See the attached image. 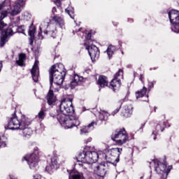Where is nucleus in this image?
<instances>
[{"instance_id": "423d86ee", "label": "nucleus", "mask_w": 179, "mask_h": 179, "mask_svg": "<svg viewBox=\"0 0 179 179\" xmlns=\"http://www.w3.org/2000/svg\"><path fill=\"white\" fill-rule=\"evenodd\" d=\"M122 153V148H112L110 150L105 151L104 153L102 154L103 157L106 160V166L108 164H114V162H118V157Z\"/></svg>"}, {"instance_id": "c85d7f7f", "label": "nucleus", "mask_w": 179, "mask_h": 179, "mask_svg": "<svg viewBox=\"0 0 179 179\" xmlns=\"http://www.w3.org/2000/svg\"><path fill=\"white\" fill-rule=\"evenodd\" d=\"M45 115H46L45 110L42 109L40 110V112L36 115V118H38V120H39V121H43V120H44V118H45Z\"/></svg>"}, {"instance_id": "2f4dec72", "label": "nucleus", "mask_w": 179, "mask_h": 179, "mask_svg": "<svg viewBox=\"0 0 179 179\" xmlns=\"http://www.w3.org/2000/svg\"><path fill=\"white\" fill-rule=\"evenodd\" d=\"M171 30L174 33H179V23H178V24H172Z\"/></svg>"}, {"instance_id": "0eeeda50", "label": "nucleus", "mask_w": 179, "mask_h": 179, "mask_svg": "<svg viewBox=\"0 0 179 179\" xmlns=\"http://www.w3.org/2000/svg\"><path fill=\"white\" fill-rule=\"evenodd\" d=\"M111 138L118 146H122V145H124V143L129 141V136H128L125 129H117Z\"/></svg>"}, {"instance_id": "c756f323", "label": "nucleus", "mask_w": 179, "mask_h": 179, "mask_svg": "<svg viewBox=\"0 0 179 179\" xmlns=\"http://www.w3.org/2000/svg\"><path fill=\"white\" fill-rule=\"evenodd\" d=\"M57 164H58L57 159L55 158H52L51 159L50 166H47L46 170H54V169H55V166H57Z\"/></svg>"}, {"instance_id": "864d4df0", "label": "nucleus", "mask_w": 179, "mask_h": 179, "mask_svg": "<svg viewBox=\"0 0 179 179\" xmlns=\"http://www.w3.org/2000/svg\"><path fill=\"white\" fill-rule=\"evenodd\" d=\"M81 29H79V31H80Z\"/></svg>"}, {"instance_id": "f03ea898", "label": "nucleus", "mask_w": 179, "mask_h": 179, "mask_svg": "<svg viewBox=\"0 0 179 179\" xmlns=\"http://www.w3.org/2000/svg\"><path fill=\"white\" fill-rule=\"evenodd\" d=\"M27 0H17L14 4V6H10V0H5L1 4H0V31L3 30V27L6 26L2 20L10 15L11 16H16L22 12V9L24 8Z\"/></svg>"}, {"instance_id": "4468645a", "label": "nucleus", "mask_w": 179, "mask_h": 179, "mask_svg": "<svg viewBox=\"0 0 179 179\" xmlns=\"http://www.w3.org/2000/svg\"><path fill=\"white\" fill-rule=\"evenodd\" d=\"M169 20L171 24H178L179 23V11L177 10H171L168 13Z\"/></svg>"}, {"instance_id": "412c9836", "label": "nucleus", "mask_w": 179, "mask_h": 179, "mask_svg": "<svg viewBox=\"0 0 179 179\" xmlns=\"http://www.w3.org/2000/svg\"><path fill=\"white\" fill-rule=\"evenodd\" d=\"M52 22H55V23H56V24H59L62 29L64 27V24H65L64 18H62V17L58 16V15L52 17Z\"/></svg>"}, {"instance_id": "6e6552de", "label": "nucleus", "mask_w": 179, "mask_h": 179, "mask_svg": "<svg viewBox=\"0 0 179 179\" xmlns=\"http://www.w3.org/2000/svg\"><path fill=\"white\" fill-rule=\"evenodd\" d=\"M59 108L61 113L63 114H73L75 110L73 109V106L72 104V99L66 98L63 99L59 103Z\"/></svg>"}, {"instance_id": "4c0bfd02", "label": "nucleus", "mask_w": 179, "mask_h": 179, "mask_svg": "<svg viewBox=\"0 0 179 179\" xmlns=\"http://www.w3.org/2000/svg\"><path fill=\"white\" fill-rule=\"evenodd\" d=\"M90 38H92V34L89 32L86 36L87 42L85 44H87V43H90Z\"/></svg>"}, {"instance_id": "a18cd8bd", "label": "nucleus", "mask_w": 179, "mask_h": 179, "mask_svg": "<svg viewBox=\"0 0 179 179\" xmlns=\"http://www.w3.org/2000/svg\"><path fill=\"white\" fill-rule=\"evenodd\" d=\"M57 12V8L55 7H53L52 10V13L53 14H55Z\"/></svg>"}, {"instance_id": "ea45409f", "label": "nucleus", "mask_w": 179, "mask_h": 179, "mask_svg": "<svg viewBox=\"0 0 179 179\" xmlns=\"http://www.w3.org/2000/svg\"><path fill=\"white\" fill-rule=\"evenodd\" d=\"M61 1L62 0H56L55 1V5H57V6H61Z\"/></svg>"}, {"instance_id": "603ef678", "label": "nucleus", "mask_w": 179, "mask_h": 179, "mask_svg": "<svg viewBox=\"0 0 179 179\" xmlns=\"http://www.w3.org/2000/svg\"><path fill=\"white\" fill-rule=\"evenodd\" d=\"M178 3L179 4V0H178Z\"/></svg>"}, {"instance_id": "4be33fe9", "label": "nucleus", "mask_w": 179, "mask_h": 179, "mask_svg": "<svg viewBox=\"0 0 179 179\" xmlns=\"http://www.w3.org/2000/svg\"><path fill=\"white\" fill-rule=\"evenodd\" d=\"M117 51V48L113 45H110L106 50L107 55L109 59H111L113 55H114V52Z\"/></svg>"}, {"instance_id": "7ed1b4c3", "label": "nucleus", "mask_w": 179, "mask_h": 179, "mask_svg": "<svg viewBox=\"0 0 179 179\" xmlns=\"http://www.w3.org/2000/svg\"><path fill=\"white\" fill-rule=\"evenodd\" d=\"M29 125H30V119L24 115H22L19 120L17 116L14 114L8 120V123L5 126V129H22L23 136L24 138H30L33 135V130L28 127Z\"/></svg>"}, {"instance_id": "37998d69", "label": "nucleus", "mask_w": 179, "mask_h": 179, "mask_svg": "<svg viewBox=\"0 0 179 179\" xmlns=\"http://www.w3.org/2000/svg\"><path fill=\"white\" fill-rule=\"evenodd\" d=\"M139 80L142 82V83H145L143 81V75L141 74Z\"/></svg>"}, {"instance_id": "cd10ccee", "label": "nucleus", "mask_w": 179, "mask_h": 179, "mask_svg": "<svg viewBox=\"0 0 179 179\" xmlns=\"http://www.w3.org/2000/svg\"><path fill=\"white\" fill-rule=\"evenodd\" d=\"M36 33V27L31 24L29 29V36L31 37V40L34 38V34Z\"/></svg>"}, {"instance_id": "79ce46f5", "label": "nucleus", "mask_w": 179, "mask_h": 179, "mask_svg": "<svg viewBox=\"0 0 179 179\" xmlns=\"http://www.w3.org/2000/svg\"><path fill=\"white\" fill-rule=\"evenodd\" d=\"M34 179H41V176L36 175L34 176Z\"/></svg>"}, {"instance_id": "e433bc0d", "label": "nucleus", "mask_w": 179, "mask_h": 179, "mask_svg": "<svg viewBox=\"0 0 179 179\" xmlns=\"http://www.w3.org/2000/svg\"><path fill=\"white\" fill-rule=\"evenodd\" d=\"M3 140V136L0 137V148H5L6 146V143L2 141Z\"/></svg>"}, {"instance_id": "bb28decb", "label": "nucleus", "mask_w": 179, "mask_h": 179, "mask_svg": "<svg viewBox=\"0 0 179 179\" xmlns=\"http://www.w3.org/2000/svg\"><path fill=\"white\" fill-rule=\"evenodd\" d=\"M66 13H68V15L71 17V19H74L75 17V11L73 10V8L69 6L67 8L65 9Z\"/></svg>"}, {"instance_id": "aec40b11", "label": "nucleus", "mask_w": 179, "mask_h": 179, "mask_svg": "<svg viewBox=\"0 0 179 179\" xmlns=\"http://www.w3.org/2000/svg\"><path fill=\"white\" fill-rule=\"evenodd\" d=\"M69 179H85V177L83 173L73 171L71 172Z\"/></svg>"}, {"instance_id": "5701e85b", "label": "nucleus", "mask_w": 179, "mask_h": 179, "mask_svg": "<svg viewBox=\"0 0 179 179\" xmlns=\"http://www.w3.org/2000/svg\"><path fill=\"white\" fill-rule=\"evenodd\" d=\"M25 60H26V55L21 53L19 55L18 60H16V64L17 65H19V66H23V65H24Z\"/></svg>"}, {"instance_id": "58836bf2", "label": "nucleus", "mask_w": 179, "mask_h": 179, "mask_svg": "<svg viewBox=\"0 0 179 179\" xmlns=\"http://www.w3.org/2000/svg\"><path fill=\"white\" fill-rule=\"evenodd\" d=\"M18 33H22V34H24V26H20L18 27Z\"/></svg>"}, {"instance_id": "c03bdc74", "label": "nucleus", "mask_w": 179, "mask_h": 179, "mask_svg": "<svg viewBox=\"0 0 179 179\" xmlns=\"http://www.w3.org/2000/svg\"><path fill=\"white\" fill-rule=\"evenodd\" d=\"M152 136H153L154 141H156V133L155 131L152 132Z\"/></svg>"}, {"instance_id": "f3484780", "label": "nucleus", "mask_w": 179, "mask_h": 179, "mask_svg": "<svg viewBox=\"0 0 179 179\" xmlns=\"http://www.w3.org/2000/svg\"><path fill=\"white\" fill-rule=\"evenodd\" d=\"M94 125H97V123L95 122H92L89 125L87 126H83L81 127L80 130V135H83V134H88V132H90L92 129H94Z\"/></svg>"}, {"instance_id": "7c9ffc66", "label": "nucleus", "mask_w": 179, "mask_h": 179, "mask_svg": "<svg viewBox=\"0 0 179 179\" xmlns=\"http://www.w3.org/2000/svg\"><path fill=\"white\" fill-rule=\"evenodd\" d=\"M3 34L6 35V37H9V36H13V30L12 28L8 27L6 31L2 32Z\"/></svg>"}, {"instance_id": "f8f14e48", "label": "nucleus", "mask_w": 179, "mask_h": 179, "mask_svg": "<svg viewBox=\"0 0 179 179\" xmlns=\"http://www.w3.org/2000/svg\"><path fill=\"white\" fill-rule=\"evenodd\" d=\"M107 164H101L99 165H92V169L94 170V173L96 174L101 179H103L104 176H106V166Z\"/></svg>"}, {"instance_id": "39448f33", "label": "nucleus", "mask_w": 179, "mask_h": 179, "mask_svg": "<svg viewBox=\"0 0 179 179\" xmlns=\"http://www.w3.org/2000/svg\"><path fill=\"white\" fill-rule=\"evenodd\" d=\"M99 154L95 151H83L80 152L78 157V162H81V163H86L87 164H93L99 160Z\"/></svg>"}, {"instance_id": "393cba45", "label": "nucleus", "mask_w": 179, "mask_h": 179, "mask_svg": "<svg viewBox=\"0 0 179 179\" xmlns=\"http://www.w3.org/2000/svg\"><path fill=\"white\" fill-rule=\"evenodd\" d=\"M108 113L105 110H101L99 112V120L100 121H107L108 120Z\"/></svg>"}, {"instance_id": "5fc2aeb1", "label": "nucleus", "mask_w": 179, "mask_h": 179, "mask_svg": "<svg viewBox=\"0 0 179 179\" xmlns=\"http://www.w3.org/2000/svg\"><path fill=\"white\" fill-rule=\"evenodd\" d=\"M103 179V178H102Z\"/></svg>"}, {"instance_id": "8fccbe9b", "label": "nucleus", "mask_w": 179, "mask_h": 179, "mask_svg": "<svg viewBox=\"0 0 179 179\" xmlns=\"http://www.w3.org/2000/svg\"><path fill=\"white\" fill-rule=\"evenodd\" d=\"M38 37H39V38H41V34H38Z\"/></svg>"}, {"instance_id": "f704fd0d", "label": "nucleus", "mask_w": 179, "mask_h": 179, "mask_svg": "<svg viewBox=\"0 0 179 179\" xmlns=\"http://www.w3.org/2000/svg\"><path fill=\"white\" fill-rule=\"evenodd\" d=\"M6 38H8V36H6V35L5 34H3V36L1 38V40H0L1 45H5V43H6Z\"/></svg>"}, {"instance_id": "f257e3e1", "label": "nucleus", "mask_w": 179, "mask_h": 179, "mask_svg": "<svg viewBox=\"0 0 179 179\" xmlns=\"http://www.w3.org/2000/svg\"><path fill=\"white\" fill-rule=\"evenodd\" d=\"M64 69V64H55L50 68V90L47 96L48 104L49 106H54L55 101H57V97L54 96L53 90L55 92H59L61 85L64 83V79H65V76L66 75V72Z\"/></svg>"}, {"instance_id": "a878e982", "label": "nucleus", "mask_w": 179, "mask_h": 179, "mask_svg": "<svg viewBox=\"0 0 179 179\" xmlns=\"http://www.w3.org/2000/svg\"><path fill=\"white\" fill-rule=\"evenodd\" d=\"M164 128H167V124H166V122H161L159 124H157L155 129L157 132H163Z\"/></svg>"}, {"instance_id": "b1692460", "label": "nucleus", "mask_w": 179, "mask_h": 179, "mask_svg": "<svg viewBox=\"0 0 179 179\" xmlns=\"http://www.w3.org/2000/svg\"><path fill=\"white\" fill-rule=\"evenodd\" d=\"M146 92H148V88L143 87L142 90L140 91H137L136 92V99H141V97H143V96L146 95Z\"/></svg>"}, {"instance_id": "2eb2a0df", "label": "nucleus", "mask_w": 179, "mask_h": 179, "mask_svg": "<svg viewBox=\"0 0 179 179\" xmlns=\"http://www.w3.org/2000/svg\"><path fill=\"white\" fill-rule=\"evenodd\" d=\"M34 82H38V61L36 60L31 71Z\"/></svg>"}, {"instance_id": "473e14b6", "label": "nucleus", "mask_w": 179, "mask_h": 179, "mask_svg": "<svg viewBox=\"0 0 179 179\" xmlns=\"http://www.w3.org/2000/svg\"><path fill=\"white\" fill-rule=\"evenodd\" d=\"M44 34L49 37H52V38H55V31H44Z\"/></svg>"}, {"instance_id": "a19ab883", "label": "nucleus", "mask_w": 179, "mask_h": 179, "mask_svg": "<svg viewBox=\"0 0 179 179\" xmlns=\"http://www.w3.org/2000/svg\"><path fill=\"white\" fill-rule=\"evenodd\" d=\"M120 107L116 108V109L112 113V115H114L115 114H117V113H118V111H120Z\"/></svg>"}, {"instance_id": "dca6fc26", "label": "nucleus", "mask_w": 179, "mask_h": 179, "mask_svg": "<svg viewBox=\"0 0 179 179\" xmlns=\"http://www.w3.org/2000/svg\"><path fill=\"white\" fill-rule=\"evenodd\" d=\"M133 109L134 107H132V105H125L122 108V115L123 117L128 118V117L132 115Z\"/></svg>"}, {"instance_id": "6ab92c4d", "label": "nucleus", "mask_w": 179, "mask_h": 179, "mask_svg": "<svg viewBox=\"0 0 179 179\" xmlns=\"http://www.w3.org/2000/svg\"><path fill=\"white\" fill-rule=\"evenodd\" d=\"M97 83L101 87H106V86H108V80H107V77L100 76L99 77Z\"/></svg>"}, {"instance_id": "a211bd4d", "label": "nucleus", "mask_w": 179, "mask_h": 179, "mask_svg": "<svg viewBox=\"0 0 179 179\" xmlns=\"http://www.w3.org/2000/svg\"><path fill=\"white\" fill-rule=\"evenodd\" d=\"M82 80H83V77L75 75L73 80L70 83V87H71V89H75L78 85H80V82H82Z\"/></svg>"}, {"instance_id": "49530a36", "label": "nucleus", "mask_w": 179, "mask_h": 179, "mask_svg": "<svg viewBox=\"0 0 179 179\" xmlns=\"http://www.w3.org/2000/svg\"><path fill=\"white\" fill-rule=\"evenodd\" d=\"M172 167L169 166V169L166 171V173H170V170H171Z\"/></svg>"}, {"instance_id": "1a4fd4ad", "label": "nucleus", "mask_w": 179, "mask_h": 179, "mask_svg": "<svg viewBox=\"0 0 179 179\" xmlns=\"http://www.w3.org/2000/svg\"><path fill=\"white\" fill-rule=\"evenodd\" d=\"M124 73L122 70L120 69L117 73H115L114 78L110 82V89H113V92L115 90H118L120 87H121V80L120 78H122Z\"/></svg>"}, {"instance_id": "09e8293b", "label": "nucleus", "mask_w": 179, "mask_h": 179, "mask_svg": "<svg viewBox=\"0 0 179 179\" xmlns=\"http://www.w3.org/2000/svg\"><path fill=\"white\" fill-rule=\"evenodd\" d=\"M143 127H145V123L141 124V129L143 128Z\"/></svg>"}, {"instance_id": "9b49d317", "label": "nucleus", "mask_w": 179, "mask_h": 179, "mask_svg": "<svg viewBox=\"0 0 179 179\" xmlns=\"http://www.w3.org/2000/svg\"><path fill=\"white\" fill-rule=\"evenodd\" d=\"M86 49L88 50L92 61L99 59V57H100V50H99V48L94 45H88Z\"/></svg>"}, {"instance_id": "9d476101", "label": "nucleus", "mask_w": 179, "mask_h": 179, "mask_svg": "<svg viewBox=\"0 0 179 179\" xmlns=\"http://www.w3.org/2000/svg\"><path fill=\"white\" fill-rule=\"evenodd\" d=\"M26 160L30 169H36L38 166V156L36 154H31L22 158V161Z\"/></svg>"}, {"instance_id": "c9c22d12", "label": "nucleus", "mask_w": 179, "mask_h": 179, "mask_svg": "<svg viewBox=\"0 0 179 179\" xmlns=\"http://www.w3.org/2000/svg\"><path fill=\"white\" fill-rule=\"evenodd\" d=\"M155 83H156V81L148 82V92H150L155 87Z\"/></svg>"}, {"instance_id": "3c124183", "label": "nucleus", "mask_w": 179, "mask_h": 179, "mask_svg": "<svg viewBox=\"0 0 179 179\" xmlns=\"http://www.w3.org/2000/svg\"><path fill=\"white\" fill-rule=\"evenodd\" d=\"M140 178H141V179H143V176H141Z\"/></svg>"}, {"instance_id": "72a5a7b5", "label": "nucleus", "mask_w": 179, "mask_h": 179, "mask_svg": "<svg viewBox=\"0 0 179 179\" xmlns=\"http://www.w3.org/2000/svg\"><path fill=\"white\" fill-rule=\"evenodd\" d=\"M24 20H30L31 19V14L28 12H24L22 14Z\"/></svg>"}, {"instance_id": "20e7f679", "label": "nucleus", "mask_w": 179, "mask_h": 179, "mask_svg": "<svg viewBox=\"0 0 179 179\" xmlns=\"http://www.w3.org/2000/svg\"><path fill=\"white\" fill-rule=\"evenodd\" d=\"M57 120L64 129H69L73 127L80 125V121L73 116H69L62 112L57 115Z\"/></svg>"}, {"instance_id": "de8ad7c7", "label": "nucleus", "mask_w": 179, "mask_h": 179, "mask_svg": "<svg viewBox=\"0 0 179 179\" xmlns=\"http://www.w3.org/2000/svg\"><path fill=\"white\" fill-rule=\"evenodd\" d=\"M88 142H92V138H89L87 139V143Z\"/></svg>"}, {"instance_id": "ddd939ff", "label": "nucleus", "mask_w": 179, "mask_h": 179, "mask_svg": "<svg viewBox=\"0 0 179 179\" xmlns=\"http://www.w3.org/2000/svg\"><path fill=\"white\" fill-rule=\"evenodd\" d=\"M152 164L155 166V171L157 173V174H163V173L166 171V168L167 167L166 164L162 163L157 159H154L152 162H150V164Z\"/></svg>"}]
</instances>
